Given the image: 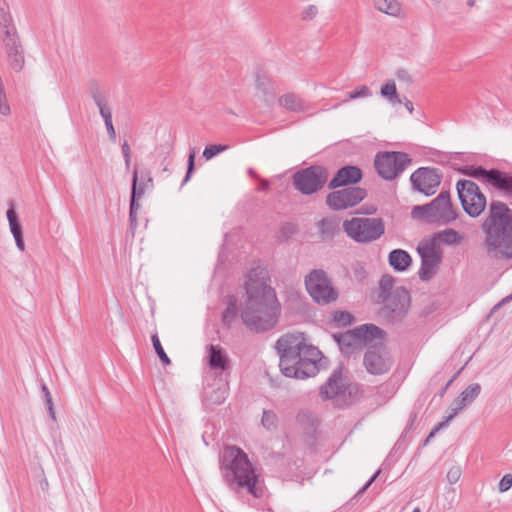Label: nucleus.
<instances>
[{
  "label": "nucleus",
  "mask_w": 512,
  "mask_h": 512,
  "mask_svg": "<svg viewBox=\"0 0 512 512\" xmlns=\"http://www.w3.org/2000/svg\"><path fill=\"white\" fill-rule=\"evenodd\" d=\"M279 367L286 377L305 379L316 374L321 352L306 343L302 333L285 334L276 342Z\"/></svg>",
  "instance_id": "f257e3e1"
},
{
  "label": "nucleus",
  "mask_w": 512,
  "mask_h": 512,
  "mask_svg": "<svg viewBox=\"0 0 512 512\" xmlns=\"http://www.w3.org/2000/svg\"><path fill=\"white\" fill-rule=\"evenodd\" d=\"M246 294L241 310L243 323L257 332L272 329L280 313L275 290L265 283L251 281L246 283Z\"/></svg>",
  "instance_id": "f03ea898"
},
{
  "label": "nucleus",
  "mask_w": 512,
  "mask_h": 512,
  "mask_svg": "<svg viewBox=\"0 0 512 512\" xmlns=\"http://www.w3.org/2000/svg\"><path fill=\"white\" fill-rule=\"evenodd\" d=\"M481 229L487 256L497 260L512 258V209L503 202L492 201Z\"/></svg>",
  "instance_id": "7ed1b4c3"
},
{
  "label": "nucleus",
  "mask_w": 512,
  "mask_h": 512,
  "mask_svg": "<svg viewBox=\"0 0 512 512\" xmlns=\"http://www.w3.org/2000/svg\"><path fill=\"white\" fill-rule=\"evenodd\" d=\"M223 478L228 487L239 492L245 490L254 498L264 496V485L260 475L250 462L248 455L237 446H226L220 458Z\"/></svg>",
  "instance_id": "20e7f679"
},
{
  "label": "nucleus",
  "mask_w": 512,
  "mask_h": 512,
  "mask_svg": "<svg viewBox=\"0 0 512 512\" xmlns=\"http://www.w3.org/2000/svg\"><path fill=\"white\" fill-rule=\"evenodd\" d=\"M412 213L414 217L422 216L428 221L442 224H449L458 216L447 191H441L429 204L415 206Z\"/></svg>",
  "instance_id": "39448f33"
},
{
  "label": "nucleus",
  "mask_w": 512,
  "mask_h": 512,
  "mask_svg": "<svg viewBox=\"0 0 512 512\" xmlns=\"http://www.w3.org/2000/svg\"><path fill=\"white\" fill-rule=\"evenodd\" d=\"M343 230L358 243H370L384 234L385 225L381 218H352L343 222Z\"/></svg>",
  "instance_id": "423d86ee"
},
{
  "label": "nucleus",
  "mask_w": 512,
  "mask_h": 512,
  "mask_svg": "<svg viewBox=\"0 0 512 512\" xmlns=\"http://www.w3.org/2000/svg\"><path fill=\"white\" fill-rule=\"evenodd\" d=\"M358 391L357 385H352L347 376L343 375L341 368L333 370L327 381L320 387V397L323 400H334L339 407L348 405L346 401L349 397Z\"/></svg>",
  "instance_id": "0eeeda50"
},
{
  "label": "nucleus",
  "mask_w": 512,
  "mask_h": 512,
  "mask_svg": "<svg viewBox=\"0 0 512 512\" xmlns=\"http://www.w3.org/2000/svg\"><path fill=\"white\" fill-rule=\"evenodd\" d=\"M412 163L409 154L397 151H380L374 159V167L384 180H394Z\"/></svg>",
  "instance_id": "6e6552de"
},
{
  "label": "nucleus",
  "mask_w": 512,
  "mask_h": 512,
  "mask_svg": "<svg viewBox=\"0 0 512 512\" xmlns=\"http://www.w3.org/2000/svg\"><path fill=\"white\" fill-rule=\"evenodd\" d=\"M307 292L314 302L327 305L337 300L338 292L322 269H314L305 277Z\"/></svg>",
  "instance_id": "1a4fd4ad"
},
{
  "label": "nucleus",
  "mask_w": 512,
  "mask_h": 512,
  "mask_svg": "<svg viewBox=\"0 0 512 512\" xmlns=\"http://www.w3.org/2000/svg\"><path fill=\"white\" fill-rule=\"evenodd\" d=\"M417 252L421 258L419 278L422 281H429L436 275L442 262L441 246L436 239H423L417 246Z\"/></svg>",
  "instance_id": "9d476101"
},
{
  "label": "nucleus",
  "mask_w": 512,
  "mask_h": 512,
  "mask_svg": "<svg viewBox=\"0 0 512 512\" xmlns=\"http://www.w3.org/2000/svg\"><path fill=\"white\" fill-rule=\"evenodd\" d=\"M456 189L463 210L470 217H478L486 207V197L478 185L471 180L461 179L456 183Z\"/></svg>",
  "instance_id": "9b49d317"
},
{
  "label": "nucleus",
  "mask_w": 512,
  "mask_h": 512,
  "mask_svg": "<svg viewBox=\"0 0 512 512\" xmlns=\"http://www.w3.org/2000/svg\"><path fill=\"white\" fill-rule=\"evenodd\" d=\"M328 179V171L323 166L312 165L301 169L293 175V185L304 195H311L321 190Z\"/></svg>",
  "instance_id": "f8f14e48"
},
{
  "label": "nucleus",
  "mask_w": 512,
  "mask_h": 512,
  "mask_svg": "<svg viewBox=\"0 0 512 512\" xmlns=\"http://www.w3.org/2000/svg\"><path fill=\"white\" fill-rule=\"evenodd\" d=\"M2 43L5 49L9 66L16 72H20L24 66V52L19 34L14 23L1 27Z\"/></svg>",
  "instance_id": "ddd939ff"
},
{
  "label": "nucleus",
  "mask_w": 512,
  "mask_h": 512,
  "mask_svg": "<svg viewBox=\"0 0 512 512\" xmlns=\"http://www.w3.org/2000/svg\"><path fill=\"white\" fill-rule=\"evenodd\" d=\"M366 196L367 191L360 187L334 189L326 196V205L333 211L346 210L358 205Z\"/></svg>",
  "instance_id": "4468645a"
},
{
  "label": "nucleus",
  "mask_w": 512,
  "mask_h": 512,
  "mask_svg": "<svg viewBox=\"0 0 512 512\" xmlns=\"http://www.w3.org/2000/svg\"><path fill=\"white\" fill-rule=\"evenodd\" d=\"M363 364L369 374L382 375L391 369L393 361L387 348L380 342L368 348Z\"/></svg>",
  "instance_id": "2eb2a0df"
},
{
  "label": "nucleus",
  "mask_w": 512,
  "mask_h": 512,
  "mask_svg": "<svg viewBox=\"0 0 512 512\" xmlns=\"http://www.w3.org/2000/svg\"><path fill=\"white\" fill-rule=\"evenodd\" d=\"M441 180L440 170L431 167H420L410 176L413 189L424 193L426 196L435 194Z\"/></svg>",
  "instance_id": "dca6fc26"
},
{
  "label": "nucleus",
  "mask_w": 512,
  "mask_h": 512,
  "mask_svg": "<svg viewBox=\"0 0 512 512\" xmlns=\"http://www.w3.org/2000/svg\"><path fill=\"white\" fill-rule=\"evenodd\" d=\"M90 94L94 103L99 109L100 115L104 120L109 138L111 141L114 142L116 140V132L113 126L112 112L110 106L108 105L107 98L104 92L100 89V87L97 84L91 86Z\"/></svg>",
  "instance_id": "f3484780"
},
{
  "label": "nucleus",
  "mask_w": 512,
  "mask_h": 512,
  "mask_svg": "<svg viewBox=\"0 0 512 512\" xmlns=\"http://www.w3.org/2000/svg\"><path fill=\"white\" fill-rule=\"evenodd\" d=\"M380 302L384 303L385 309L393 313L396 317H403L410 306V295L405 288H397L392 294Z\"/></svg>",
  "instance_id": "a211bd4d"
},
{
  "label": "nucleus",
  "mask_w": 512,
  "mask_h": 512,
  "mask_svg": "<svg viewBox=\"0 0 512 512\" xmlns=\"http://www.w3.org/2000/svg\"><path fill=\"white\" fill-rule=\"evenodd\" d=\"M362 179V171L357 166L347 165L340 168L328 184V188L334 190L339 187L354 185Z\"/></svg>",
  "instance_id": "6ab92c4d"
},
{
  "label": "nucleus",
  "mask_w": 512,
  "mask_h": 512,
  "mask_svg": "<svg viewBox=\"0 0 512 512\" xmlns=\"http://www.w3.org/2000/svg\"><path fill=\"white\" fill-rule=\"evenodd\" d=\"M487 184L499 190L507 197H512V175L499 169H490Z\"/></svg>",
  "instance_id": "aec40b11"
},
{
  "label": "nucleus",
  "mask_w": 512,
  "mask_h": 512,
  "mask_svg": "<svg viewBox=\"0 0 512 512\" xmlns=\"http://www.w3.org/2000/svg\"><path fill=\"white\" fill-rule=\"evenodd\" d=\"M208 365L212 370L227 371L230 368V362L226 351L219 345L208 346Z\"/></svg>",
  "instance_id": "412c9836"
},
{
  "label": "nucleus",
  "mask_w": 512,
  "mask_h": 512,
  "mask_svg": "<svg viewBox=\"0 0 512 512\" xmlns=\"http://www.w3.org/2000/svg\"><path fill=\"white\" fill-rule=\"evenodd\" d=\"M333 337L342 353L351 355L361 351L358 334L355 332V328L344 333L334 334Z\"/></svg>",
  "instance_id": "4be33fe9"
},
{
  "label": "nucleus",
  "mask_w": 512,
  "mask_h": 512,
  "mask_svg": "<svg viewBox=\"0 0 512 512\" xmlns=\"http://www.w3.org/2000/svg\"><path fill=\"white\" fill-rule=\"evenodd\" d=\"M355 332L358 334V341L360 348H363L364 344H368L374 340H383L384 331L374 324H363L355 328Z\"/></svg>",
  "instance_id": "5701e85b"
},
{
  "label": "nucleus",
  "mask_w": 512,
  "mask_h": 512,
  "mask_svg": "<svg viewBox=\"0 0 512 512\" xmlns=\"http://www.w3.org/2000/svg\"><path fill=\"white\" fill-rule=\"evenodd\" d=\"M7 219L9 221L10 230L14 236L17 247L19 250L24 251L25 244L22 235V227L18 221L17 213L12 203H10V208L7 211Z\"/></svg>",
  "instance_id": "b1692460"
},
{
  "label": "nucleus",
  "mask_w": 512,
  "mask_h": 512,
  "mask_svg": "<svg viewBox=\"0 0 512 512\" xmlns=\"http://www.w3.org/2000/svg\"><path fill=\"white\" fill-rule=\"evenodd\" d=\"M280 106L291 112H304L308 109L307 103L295 93H287L279 98Z\"/></svg>",
  "instance_id": "393cba45"
},
{
  "label": "nucleus",
  "mask_w": 512,
  "mask_h": 512,
  "mask_svg": "<svg viewBox=\"0 0 512 512\" xmlns=\"http://www.w3.org/2000/svg\"><path fill=\"white\" fill-rule=\"evenodd\" d=\"M388 261L394 270L402 272L410 266L412 259L405 250L394 249L389 253Z\"/></svg>",
  "instance_id": "a878e982"
},
{
  "label": "nucleus",
  "mask_w": 512,
  "mask_h": 512,
  "mask_svg": "<svg viewBox=\"0 0 512 512\" xmlns=\"http://www.w3.org/2000/svg\"><path fill=\"white\" fill-rule=\"evenodd\" d=\"M227 398V389L223 387L206 389L203 396V402L207 408H214L222 404Z\"/></svg>",
  "instance_id": "bb28decb"
},
{
  "label": "nucleus",
  "mask_w": 512,
  "mask_h": 512,
  "mask_svg": "<svg viewBox=\"0 0 512 512\" xmlns=\"http://www.w3.org/2000/svg\"><path fill=\"white\" fill-rule=\"evenodd\" d=\"M296 423L306 434H312L317 427V418L311 411L301 409L296 415Z\"/></svg>",
  "instance_id": "cd10ccee"
},
{
  "label": "nucleus",
  "mask_w": 512,
  "mask_h": 512,
  "mask_svg": "<svg viewBox=\"0 0 512 512\" xmlns=\"http://www.w3.org/2000/svg\"><path fill=\"white\" fill-rule=\"evenodd\" d=\"M374 7L385 14L398 16L401 11V4L397 0H373Z\"/></svg>",
  "instance_id": "c85d7f7f"
},
{
  "label": "nucleus",
  "mask_w": 512,
  "mask_h": 512,
  "mask_svg": "<svg viewBox=\"0 0 512 512\" xmlns=\"http://www.w3.org/2000/svg\"><path fill=\"white\" fill-rule=\"evenodd\" d=\"M319 233L324 239H331L339 231L338 223L333 218H323L318 222Z\"/></svg>",
  "instance_id": "c756f323"
},
{
  "label": "nucleus",
  "mask_w": 512,
  "mask_h": 512,
  "mask_svg": "<svg viewBox=\"0 0 512 512\" xmlns=\"http://www.w3.org/2000/svg\"><path fill=\"white\" fill-rule=\"evenodd\" d=\"M430 239H436L439 244L440 242H443L448 245H454L459 244L463 237L456 230L449 228L434 234Z\"/></svg>",
  "instance_id": "7c9ffc66"
},
{
  "label": "nucleus",
  "mask_w": 512,
  "mask_h": 512,
  "mask_svg": "<svg viewBox=\"0 0 512 512\" xmlns=\"http://www.w3.org/2000/svg\"><path fill=\"white\" fill-rule=\"evenodd\" d=\"M380 93L382 97L387 99L392 105L402 103V99L397 93L396 84L393 80L387 81L384 85H382Z\"/></svg>",
  "instance_id": "2f4dec72"
},
{
  "label": "nucleus",
  "mask_w": 512,
  "mask_h": 512,
  "mask_svg": "<svg viewBox=\"0 0 512 512\" xmlns=\"http://www.w3.org/2000/svg\"><path fill=\"white\" fill-rule=\"evenodd\" d=\"M462 174L487 183L489 170L482 166L467 165L459 170Z\"/></svg>",
  "instance_id": "473e14b6"
},
{
  "label": "nucleus",
  "mask_w": 512,
  "mask_h": 512,
  "mask_svg": "<svg viewBox=\"0 0 512 512\" xmlns=\"http://www.w3.org/2000/svg\"><path fill=\"white\" fill-rule=\"evenodd\" d=\"M481 393V385L479 383H473L469 385L461 394L458 396L462 404L466 407L470 405Z\"/></svg>",
  "instance_id": "72a5a7b5"
},
{
  "label": "nucleus",
  "mask_w": 512,
  "mask_h": 512,
  "mask_svg": "<svg viewBox=\"0 0 512 512\" xmlns=\"http://www.w3.org/2000/svg\"><path fill=\"white\" fill-rule=\"evenodd\" d=\"M394 286V278L391 275L385 274L381 277L379 281V293H378V301L385 299L392 294V289Z\"/></svg>",
  "instance_id": "f704fd0d"
},
{
  "label": "nucleus",
  "mask_w": 512,
  "mask_h": 512,
  "mask_svg": "<svg viewBox=\"0 0 512 512\" xmlns=\"http://www.w3.org/2000/svg\"><path fill=\"white\" fill-rule=\"evenodd\" d=\"M279 419L273 410L264 409L262 412L261 425L267 431H275L278 428Z\"/></svg>",
  "instance_id": "c9c22d12"
},
{
  "label": "nucleus",
  "mask_w": 512,
  "mask_h": 512,
  "mask_svg": "<svg viewBox=\"0 0 512 512\" xmlns=\"http://www.w3.org/2000/svg\"><path fill=\"white\" fill-rule=\"evenodd\" d=\"M150 186V183H147L146 181H140L139 182V173L137 170V167L133 171V177H132V189L131 194L134 192L139 193V195H135V200H139L145 193L146 189Z\"/></svg>",
  "instance_id": "e433bc0d"
},
{
  "label": "nucleus",
  "mask_w": 512,
  "mask_h": 512,
  "mask_svg": "<svg viewBox=\"0 0 512 512\" xmlns=\"http://www.w3.org/2000/svg\"><path fill=\"white\" fill-rule=\"evenodd\" d=\"M237 312H238V309H237V305H236V300L232 299L228 303L226 309L223 312V315H222L223 323L225 325L229 326L236 319Z\"/></svg>",
  "instance_id": "4c0bfd02"
},
{
  "label": "nucleus",
  "mask_w": 512,
  "mask_h": 512,
  "mask_svg": "<svg viewBox=\"0 0 512 512\" xmlns=\"http://www.w3.org/2000/svg\"><path fill=\"white\" fill-rule=\"evenodd\" d=\"M151 341H152L153 347L155 349V352L158 355V357L160 358V360L162 361V363L164 365H170L171 364L170 358L167 356L166 352L164 351L158 335L153 334L151 336Z\"/></svg>",
  "instance_id": "58836bf2"
},
{
  "label": "nucleus",
  "mask_w": 512,
  "mask_h": 512,
  "mask_svg": "<svg viewBox=\"0 0 512 512\" xmlns=\"http://www.w3.org/2000/svg\"><path fill=\"white\" fill-rule=\"evenodd\" d=\"M13 23L9 5L5 0H0V28Z\"/></svg>",
  "instance_id": "ea45409f"
},
{
  "label": "nucleus",
  "mask_w": 512,
  "mask_h": 512,
  "mask_svg": "<svg viewBox=\"0 0 512 512\" xmlns=\"http://www.w3.org/2000/svg\"><path fill=\"white\" fill-rule=\"evenodd\" d=\"M228 148H229L228 145H221V144H218V145H216V144L208 145V146L205 147V149L203 151V157L206 160H210L213 157H215L218 154H220L221 152L226 151Z\"/></svg>",
  "instance_id": "a19ab883"
},
{
  "label": "nucleus",
  "mask_w": 512,
  "mask_h": 512,
  "mask_svg": "<svg viewBox=\"0 0 512 512\" xmlns=\"http://www.w3.org/2000/svg\"><path fill=\"white\" fill-rule=\"evenodd\" d=\"M371 91L366 85H361L357 87L355 90L350 91L347 96L348 98L343 100V103H346L348 100H354L358 98H366L371 96Z\"/></svg>",
  "instance_id": "79ce46f5"
},
{
  "label": "nucleus",
  "mask_w": 512,
  "mask_h": 512,
  "mask_svg": "<svg viewBox=\"0 0 512 512\" xmlns=\"http://www.w3.org/2000/svg\"><path fill=\"white\" fill-rule=\"evenodd\" d=\"M319 13V9L316 5L311 4L305 7L301 12V20L302 21H312L314 20Z\"/></svg>",
  "instance_id": "37998d69"
},
{
  "label": "nucleus",
  "mask_w": 512,
  "mask_h": 512,
  "mask_svg": "<svg viewBox=\"0 0 512 512\" xmlns=\"http://www.w3.org/2000/svg\"><path fill=\"white\" fill-rule=\"evenodd\" d=\"M334 321L340 326H347L354 320L353 316L346 311H337L334 314Z\"/></svg>",
  "instance_id": "c03bdc74"
},
{
  "label": "nucleus",
  "mask_w": 512,
  "mask_h": 512,
  "mask_svg": "<svg viewBox=\"0 0 512 512\" xmlns=\"http://www.w3.org/2000/svg\"><path fill=\"white\" fill-rule=\"evenodd\" d=\"M135 195H139V193H136L134 191L131 194L130 214H129V218H130L131 224H136L137 223V211L140 209V204L138 203V200H135Z\"/></svg>",
  "instance_id": "a18cd8bd"
},
{
  "label": "nucleus",
  "mask_w": 512,
  "mask_h": 512,
  "mask_svg": "<svg viewBox=\"0 0 512 512\" xmlns=\"http://www.w3.org/2000/svg\"><path fill=\"white\" fill-rule=\"evenodd\" d=\"M195 170V151L192 150L190 153H189V156H188V162H187V172H186V175L184 177V180L182 182V185H184L185 183H187L192 175V173L194 172Z\"/></svg>",
  "instance_id": "49530a36"
},
{
  "label": "nucleus",
  "mask_w": 512,
  "mask_h": 512,
  "mask_svg": "<svg viewBox=\"0 0 512 512\" xmlns=\"http://www.w3.org/2000/svg\"><path fill=\"white\" fill-rule=\"evenodd\" d=\"M512 487V475L506 474L504 475L498 484V489L500 492H506Z\"/></svg>",
  "instance_id": "de8ad7c7"
},
{
  "label": "nucleus",
  "mask_w": 512,
  "mask_h": 512,
  "mask_svg": "<svg viewBox=\"0 0 512 512\" xmlns=\"http://www.w3.org/2000/svg\"><path fill=\"white\" fill-rule=\"evenodd\" d=\"M353 274L357 280H363L366 277V270L360 262H356L352 266Z\"/></svg>",
  "instance_id": "09e8293b"
},
{
  "label": "nucleus",
  "mask_w": 512,
  "mask_h": 512,
  "mask_svg": "<svg viewBox=\"0 0 512 512\" xmlns=\"http://www.w3.org/2000/svg\"><path fill=\"white\" fill-rule=\"evenodd\" d=\"M11 112L10 105L7 101L6 93L0 94V114L7 116Z\"/></svg>",
  "instance_id": "8fccbe9b"
},
{
  "label": "nucleus",
  "mask_w": 512,
  "mask_h": 512,
  "mask_svg": "<svg viewBox=\"0 0 512 512\" xmlns=\"http://www.w3.org/2000/svg\"><path fill=\"white\" fill-rule=\"evenodd\" d=\"M466 406L462 404V401L459 397L455 398L450 405V415L453 417L457 416V414L462 411Z\"/></svg>",
  "instance_id": "3c124183"
},
{
  "label": "nucleus",
  "mask_w": 512,
  "mask_h": 512,
  "mask_svg": "<svg viewBox=\"0 0 512 512\" xmlns=\"http://www.w3.org/2000/svg\"><path fill=\"white\" fill-rule=\"evenodd\" d=\"M121 150H122L123 157L125 160L126 169L128 170L130 168L131 150H130V146L127 143V141H124V143L121 145Z\"/></svg>",
  "instance_id": "603ef678"
},
{
  "label": "nucleus",
  "mask_w": 512,
  "mask_h": 512,
  "mask_svg": "<svg viewBox=\"0 0 512 512\" xmlns=\"http://www.w3.org/2000/svg\"><path fill=\"white\" fill-rule=\"evenodd\" d=\"M461 476V470L459 467H452L448 473H447V480L451 483V484H454L456 483L459 478Z\"/></svg>",
  "instance_id": "864d4df0"
},
{
  "label": "nucleus",
  "mask_w": 512,
  "mask_h": 512,
  "mask_svg": "<svg viewBox=\"0 0 512 512\" xmlns=\"http://www.w3.org/2000/svg\"><path fill=\"white\" fill-rule=\"evenodd\" d=\"M453 415H448L443 421L439 422L430 432V437H434L441 429L448 426L449 422L453 419Z\"/></svg>",
  "instance_id": "5fc2aeb1"
},
{
  "label": "nucleus",
  "mask_w": 512,
  "mask_h": 512,
  "mask_svg": "<svg viewBox=\"0 0 512 512\" xmlns=\"http://www.w3.org/2000/svg\"><path fill=\"white\" fill-rule=\"evenodd\" d=\"M380 474V470H378L367 482L366 484L356 493L355 497H360L363 493L372 485V483L376 480L378 475Z\"/></svg>",
  "instance_id": "6e6d98bb"
},
{
  "label": "nucleus",
  "mask_w": 512,
  "mask_h": 512,
  "mask_svg": "<svg viewBox=\"0 0 512 512\" xmlns=\"http://www.w3.org/2000/svg\"><path fill=\"white\" fill-rule=\"evenodd\" d=\"M256 82H257V87L259 89L265 90L266 89V85L268 84L269 81H268V78L265 75L257 74Z\"/></svg>",
  "instance_id": "4d7b16f0"
},
{
  "label": "nucleus",
  "mask_w": 512,
  "mask_h": 512,
  "mask_svg": "<svg viewBox=\"0 0 512 512\" xmlns=\"http://www.w3.org/2000/svg\"><path fill=\"white\" fill-rule=\"evenodd\" d=\"M140 178H141V181H146L147 180V183H150V186H152V181L153 180H152V177H151L149 171L141 172Z\"/></svg>",
  "instance_id": "13d9d810"
},
{
  "label": "nucleus",
  "mask_w": 512,
  "mask_h": 512,
  "mask_svg": "<svg viewBox=\"0 0 512 512\" xmlns=\"http://www.w3.org/2000/svg\"><path fill=\"white\" fill-rule=\"evenodd\" d=\"M402 103L404 104L406 109L409 111V113L412 114L413 110H414L413 103L407 98H404V101H402Z\"/></svg>",
  "instance_id": "bf43d9fd"
},
{
  "label": "nucleus",
  "mask_w": 512,
  "mask_h": 512,
  "mask_svg": "<svg viewBox=\"0 0 512 512\" xmlns=\"http://www.w3.org/2000/svg\"><path fill=\"white\" fill-rule=\"evenodd\" d=\"M397 77H398L399 79H406V78L408 77V73H407V71H405V70H399V71L397 72Z\"/></svg>",
  "instance_id": "052dcab7"
},
{
  "label": "nucleus",
  "mask_w": 512,
  "mask_h": 512,
  "mask_svg": "<svg viewBox=\"0 0 512 512\" xmlns=\"http://www.w3.org/2000/svg\"><path fill=\"white\" fill-rule=\"evenodd\" d=\"M259 187L260 190H267L269 187V182L267 180H261Z\"/></svg>",
  "instance_id": "680f3d73"
},
{
  "label": "nucleus",
  "mask_w": 512,
  "mask_h": 512,
  "mask_svg": "<svg viewBox=\"0 0 512 512\" xmlns=\"http://www.w3.org/2000/svg\"><path fill=\"white\" fill-rule=\"evenodd\" d=\"M48 409V412H49V415L51 417V419L53 421H56V415H55V412H54V407H50V408H47Z\"/></svg>",
  "instance_id": "e2e57ef3"
},
{
  "label": "nucleus",
  "mask_w": 512,
  "mask_h": 512,
  "mask_svg": "<svg viewBox=\"0 0 512 512\" xmlns=\"http://www.w3.org/2000/svg\"><path fill=\"white\" fill-rule=\"evenodd\" d=\"M447 389H448V388H447V386H444V387H443V388L438 392V396H439L440 398H442V397L445 395V393H446Z\"/></svg>",
  "instance_id": "0e129e2a"
},
{
  "label": "nucleus",
  "mask_w": 512,
  "mask_h": 512,
  "mask_svg": "<svg viewBox=\"0 0 512 512\" xmlns=\"http://www.w3.org/2000/svg\"><path fill=\"white\" fill-rule=\"evenodd\" d=\"M248 174H249L251 177H253V178H257V177H258V176H257V174H256V172H255V170H254V169H252V168H249V169H248Z\"/></svg>",
  "instance_id": "69168bd1"
},
{
  "label": "nucleus",
  "mask_w": 512,
  "mask_h": 512,
  "mask_svg": "<svg viewBox=\"0 0 512 512\" xmlns=\"http://www.w3.org/2000/svg\"><path fill=\"white\" fill-rule=\"evenodd\" d=\"M457 375H458L457 373H456V374H454V375L452 376V378H451V379H450V380L445 384V386H447V388H449V386H450V385L452 384V382L455 380V378L457 377Z\"/></svg>",
  "instance_id": "338daca9"
},
{
  "label": "nucleus",
  "mask_w": 512,
  "mask_h": 512,
  "mask_svg": "<svg viewBox=\"0 0 512 512\" xmlns=\"http://www.w3.org/2000/svg\"><path fill=\"white\" fill-rule=\"evenodd\" d=\"M41 391H42L43 395L45 396L46 393L49 392V389L45 384H42Z\"/></svg>",
  "instance_id": "774afa93"
}]
</instances>
